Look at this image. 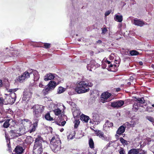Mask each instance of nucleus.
I'll return each mask as SVG.
<instances>
[{
  "label": "nucleus",
  "mask_w": 154,
  "mask_h": 154,
  "mask_svg": "<svg viewBox=\"0 0 154 154\" xmlns=\"http://www.w3.org/2000/svg\"><path fill=\"white\" fill-rule=\"evenodd\" d=\"M88 143L89 147L91 149H93L94 148V143L92 138H91L89 139Z\"/></svg>",
  "instance_id": "nucleus-26"
},
{
  "label": "nucleus",
  "mask_w": 154,
  "mask_h": 154,
  "mask_svg": "<svg viewBox=\"0 0 154 154\" xmlns=\"http://www.w3.org/2000/svg\"><path fill=\"white\" fill-rule=\"evenodd\" d=\"M42 147L33 146V154H42Z\"/></svg>",
  "instance_id": "nucleus-12"
},
{
  "label": "nucleus",
  "mask_w": 154,
  "mask_h": 154,
  "mask_svg": "<svg viewBox=\"0 0 154 154\" xmlns=\"http://www.w3.org/2000/svg\"><path fill=\"white\" fill-rule=\"evenodd\" d=\"M152 107L150 106H148L146 107L145 109V111H146L148 112H152Z\"/></svg>",
  "instance_id": "nucleus-45"
},
{
  "label": "nucleus",
  "mask_w": 154,
  "mask_h": 154,
  "mask_svg": "<svg viewBox=\"0 0 154 154\" xmlns=\"http://www.w3.org/2000/svg\"><path fill=\"white\" fill-rule=\"evenodd\" d=\"M44 47L46 49L50 48L51 47V44L48 43H44Z\"/></svg>",
  "instance_id": "nucleus-42"
},
{
  "label": "nucleus",
  "mask_w": 154,
  "mask_h": 154,
  "mask_svg": "<svg viewBox=\"0 0 154 154\" xmlns=\"http://www.w3.org/2000/svg\"><path fill=\"white\" fill-rule=\"evenodd\" d=\"M9 101L8 102L10 104H12L14 103L16 99L13 98H11V97H9Z\"/></svg>",
  "instance_id": "nucleus-40"
},
{
  "label": "nucleus",
  "mask_w": 154,
  "mask_h": 154,
  "mask_svg": "<svg viewBox=\"0 0 154 154\" xmlns=\"http://www.w3.org/2000/svg\"><path fill=\"white\" fill-rule=\"evenodd\" d=\"M139 150H138V154H144L145 152L144 150H142L140 149H138Z\"/></svg>",
  "instance_id": "nucleus-47"
},
{
  "label": "nucleus",
  "mask_w": 154,
  "mask_h": 154,
  "mask_svg": "<svg viewBox=\"0 0 154 154\" xmlns=\"http://www.w3.org/2000/svg\"><path fill=\"white\" fill-rule=\"evenodd\" d=\"M45 118L47 120L52 121L53 120V118L51 117L49 113H46L45 115Z\"/></svg>",
  "instance_id": "nucleus-29"
},
{
  "label": "nucleus",
  "mask_w": 154,
  "mask_h": 154,
  "mask_svg": "<svg viewBox=\"0 0 154 154\" xmlns=\"http://www.w3.org/2000/svg\"><path fill=\"white\" fill-rule=\"evenodd\" d=\"M111 94L107 92L103 93L101 95V100L105 101L111 96Z\"/></svg>",
  "instance_id": "nucleus-14"
},
{
  "label": "nucleus",
  "mask_w": 154,
  "mask_h": 154,
  "mask_svg": "<svg viewBox=\"0 0 154 154\" xmlns=\"http://www.w3.org/2000/svg\"><path fill=\"white\" fill-rule=\"evenodd\" d=\"M117 103V108L122 106L124 104V101L122 100H119L116 102Z\"/></svg>",
  "instance_id": "nucleus-37"
},
{
  "label": "nucleus",
  "mask_w": 154,
  "mask_h": 154,
  "mask_svg": "<svg viewBox=\"0 0 154 154\" xmlns=\"http://www.w3.org/2000/svg\"><path fill=\"white\" fill-rule=\"evenodd\" d=\"M2 80L0 79V88L2 87Z\"/></svg>",
  "instance_id": "nucleus-57"
},
{
  "label": "nucleus",
  "mask_w": 154,
  "mask_h": 154,
  "mask_svg": "<svg viewBox=\"0 0 154 154\" xmlns=\"http://www.w3.org/2000/svg\"><path fill=\"white\" fill-rule=\"evenodd\" d=\"M133 21L135 25L140 27L143 26L144 24V23L143 21L139 19H134L133 20Z\"/></svg>",
  "instance_id": "nucleus-16"
},
{
  "label": "nucleus",
  "mask_w": 154,
  "mask_h": 154,
  "mask_svg": "<svg viewBox=\"0 0 154 154\" xmlns=\"http://www.w3.org/2000/svg\"><path fill=\"white\" fill-rule=\"evenodd\" d=\"M121 90V89L120 88H116V91L118 92H119Z\"/></svg>",
  "instance_id": "nucleus-58"
},
{
  "label": "nucleus",
  "mask_w": 154,
  "mask_h": 154,
  "mask_svg": "<svg viewBox=\"0 0 154 154\" xmlns=\"http://www.w3.org/2000/svg\"><path fill=\"white\" fill-rule=\"evenodd\" d=\"M105 125L108 127H112L113 126V124L112 122H110L108 120H107L105 123Z\"/></svg>",
  "instance_id": "nucleus-33"
},
{
  "label": "nucleus",
  "mask_w": 154,
  "mask_h": 154,
  "mask_svg": "<svg viewBox=\"0 0 154 154\" xmlns=\"http://www.w3.org/2000/svg\"><path fill=\"white\" fill-rule=\"evenodd\" d=\"M119 140L123 146H127L128 144V143L127 141L124 139L122 137H120L119 138Z\"/></svg>",
  "instance_id": "nucleus-28"
},
{
  "label": "nucleus",
  "mask_w": 154,
  "mask_h": 154,
  "mask_svg": "<svg viewBox=\"0 0 154 154\" xmlns=\"http://www.w3.org/2000/svg\"><path fill=\"white\" fill-rule=\"evenodd\" d=\"M55 77V74L49 73L47 74L44 76V79L45 81H48L54 79Z\"/></svg>",
  "instance_id": "nucleus-15"
},
{
  "label": "nucleus",
  "mask_w": 154,
  "mask_h": 154,
  "mask_svg": "<svg viewBox=\"0 0 154 154\" xmlns=\"http://www.w3.org/2000/svg\"><path fill=\"white\" fill-rule=\"evenodd\" d=\"M38 121L39 120L38 119H35L34 120L33 123L32 125V126L31 128H30L29 129H28V131L30 133H31L35 131L36 128L38 127Z\"/></svg>",
  "instance_id": "nucleus-8"
},
{
  "label": "nucleus",
  "mask_w": 154,
  "mask_h": 154,
  "mask_svg": "<svg viewBox=\"0 0 154 154\" xmlns=\"http://www.w3.org/2000/svg\"><path fill=\"white\" fill-rule=\"evenodd\" d=\"M93 118L94 121L95 122H99L100 120L99 115L97 114H95L93 116Z\"/></svg>",
  "instance_id": "nucleus-34"
},
{
  "label": "nucleus",
  "mask_w": 154,
  "mask_h": 154,
  "mask_svg": "<svg viewBox=\"0 0 154 154\" xmlns=\"http://www.w3.org/2000/svg\"><path fill=\"white\" fill-rule=\"evenodd\" d=\"M5 137L6 139V142L7 143H10V139L8 138L6 136H5Z\"/></svg>",
  "instance_id": "nucleus-53"
},
{
  "label": "nucleus",
  "mask_w": 154,
  "mask_h": 154,
  "mask_svg": "<svg viewBox=\"0 0 154 154\" xmlns=\"http://www.w3.org/2000/svg\"><path fill=\"white\" fill-rule=\"evenodd\" d=\"M7 146L8 148V150L9 151H11V143L7 144Z\"/></svg>",
  "instance_id": "nucleus-52"
},
{
  "label": "nucleus",
  "mask_w": 154,
  "mask_h": 154,
  "mask_svg": "<svg viewBox=\"0 0 154 154\" xmlns=\"http://www.w3.org/2000/svg\"><path fill=\"white\" fill-rule=\"evenodd\" d=\"M33 140L32 137L31 136H29L27 137L26 139L25 140V142L26 143L28 144H30Z\"/></svg>",
  "instance_id": "nucleus-21"
},
{
  "label": "nucleus",
  "mask_w": 154,
  "mask_h": 154,
  "mask_svg": "<svg viewBox=\"0 0 154 154\" xmlns=\"http://www.w3.org/2000/svg\"><path fill=\"white\" fill-rule=\"evenodd\" d=\"M9 119L10 120L9 122L10 124V128H12V127H14L16 125V121L11 118Z\"/></svg>",
  "instance_id": "nucleus-23"
},
{
  "label": "nucleus",
  "mask_w": 154,
  "mask_h": 154,
  "mask_svg": "<svg viewBox=\"0 0 154 154\" xmlns=\"http://www.w3.org/2000/svg\"><path fill=\"white\" fill-rule=\"evenodd\" d=\"M74 128H77L79 125V124L80 121L79 120H75V121Z\"/></svg>",
  "instance_id": "nucleus-41"
},
{
  "label": "nucleus",
  "mask_w": 154,
  "mask_h": 154,
  "mask_svg": "<svg viewBox=\"0 0 154 154\" xmlns=\"http://www.w3.org/2000/svg\"><path fill=\"white\" fill-rule=\"evenodd\" d=\"M10 95L9 96L11 98H13L16 99V94L14 92H12L10 94Z\"/></svg>",
  "instance_id": "nucleus-46"
},
{
  "label": "nucleus",
  "mask_w": 154,
  "mask_h": 154,
  "mask_svg": "<svg viewBox=\"0 0 154 154\" xmlns=\"http://www.w3.org/2000/svg\"><path fill=\"white\" fill-rule=\"evenodd\" d=\"M102 42L101 40H98L97 41L96 43H99L100 44Z\"/></svg>",
  "instance_id": "nucleus-59"
},
{
  "label": "nucleus",
  "mask_w": 154,
  "mask_h": 154,
  "mask_svg": "<svg viewBox=\"0 0 154 154\" xmlns=\"http://www.w3.org/2000/svg\"><path fill=\"white\" fill-rule=\"evenodd\" d=\"M32 74V72L29 73L27 71H26L21 75L18 76L17 78V80L20 82H22L26 79L29 78L30 75Z\"/></svg>",
  "instance_id": "nucleus-5"
},
{
  "label": "nucleus",
  "mask_w": 154,
  "mask_h": 154,
  "mask_svg": "<svg viewBox=\"0 0 154 154\" xmlns=\"http://www.w3.org/2000/svg\"><path fill=\"white\" fill-rule=\"evenodd\" d=\"M138 150H139L138 149H131L128 151V154H138Z\"/></svg>",
  "instance_id": "nucleus-24"
},
{
  "label": "nucleus",
  "mask_w": 154,
  "mask_h": 154,
  "mask_svg": "<svg viewBox=\"0 0 154 154\" xmlns=\"http://www.w3.org/2000/svg\"><path fill=\"white\" fill-rule=\"evenodd\" d=\"M21 124L24 129L26 130L27 128V131H28V127L30 128V127L31 126V122L30 121L27 119H24L21 120Z\"/></svg>",
  "instance_id": "nucleus-7"
},
{
  "label": "nucleus",
  "mask_w": 154,
  "mask_h": 154,
  "mask_svg": "<svg viewBox=\"0 0 154 154\" xmlns=\"http://www.w3.org/2000/svg\"><path fill=\"white\" fill-rule=\"evenodd\" d=\"M104 26H105V27L101 28L102 31L101 34L103 35L105 34L106 33V32L107 31V29L106 27V26L105 25H104Z\"/></svg>",
  "instance_id": "nucleus-43"
},
{
  "label": "nucleus",
  "mask_w": 154,
  "mask_h": 154,
  "mask_svg": "<svg viewBox=\"0 0 154 154\" xmlns=\"http://www.w3.org/2000/svg\"><path fill=\"white\" fill-rule=\"evenodd\" d=\"M59 84L58 83L57 84L54 81H51L47 85L48 87H49L52 90L54 89L56 85Z\"/></svg>",
  "instance_id": "nucleus-17"
},
{
  "label": "nucleus",
  "mask_w": 154,
  "mask_h": 154,
  "mask_svg": "<svg viewBox=\"0 0 154 154\" xmlns=\"http://www.w3.org/2000/svg\"><path fill=\"white\" fill-rule=\"evenodd\" d=\"M4 100L2 98H0V105L3 104V102Z\"/></svg>",
  "instance_id": "nucleus-55"
},
{
  "label": "nucleus",
  "mask_w": 154,
  "mask_h": 154,
  "mask_svg": "<svg viewBox=\"0 0 154 154\" xmlns=\"http://www.w3.org/2000/svg\"><path fill=\"white\" fill-rule=\"evenodd\" d=\"M32 92H31L30 89H26L23 92V100H26L27 98H30L32 97Z\"/></svg>",
  "instance_id": "nucleus-6"
},
{
  "label": "nucleus",
  "mask_w": 154,
  "mask_h": 154,
  "mask_svg": "<svg viewBox=\"0 0 154 154\" xmlns=\"http://www.w3.org/2000/svg\"><path fill=\"white\" fill-rule=\"evenodd\" d=\"M51 90L49 87L47 86V87H46L43 90V93L44 95H45L48 94V91H51Z\"/></svg>",
  "instance_id": "nucleus-32"
},
{
  "label": "nucleus",
  "mask_w": 154,
  "mask_h": 154,
  "mask_svg": "<svg viewBox=\"0 0 154 154\" xmlns=\"http://www.w3.org/2000/svg\"><path fill=\"white\" fill-rule=\"evenodd\" d=\"M65 91V89L62 87H59L57 89V92L58 94L63 93Z\"/></svg>",
  "instance_id": "nucleus-38"
},
{
  "label": "nucleus",
  "mask_w": 154,
  "mask_h": 154,
  "mask_svg": "<svg viewBox=\"0 0 154 154\" xmlns=\"http://www.w3.org/2000/svg\"><path fill=\"white\" fill-rule=\"evenodd\" d=\"M92 129L94 131V134L98 136L100 138H101L102 140L105 139V137L104 136V133L100 130H95L93 129Z\"/></svg>",
  "instance_id": "nucleus-13"
},
{
  "label": "nucleus",
  "mask_w": 154,
  "mask_h": 154,
  "mask_svg": "<svg viewBox=\"0 0 154 154\" xmlns=\"http://www.w3.org/2000/svg\"><path fill=\"white\" fill-rule=\"evenodd\" d=\"M66 123V122L65 121H63L61 123V125L62 126H63Z\"/></svg>",
  "instance_id": "nucleus-56"
},
{
  "label": "nucleus",
  "mask_w": 154,
  "mask_h": 154,
  "mask_svg": "<svg viewBox=\"0 0 154 154\" xmlns=\"http://www.w3.org/2000/svg\"><path fill=\"white\" fill-rule=\"evenodd\" d=\"M135 101L139 103L140 105V104H143L146 102L143 97L141 98H136L135 97Z\"/></svg>",
  "instance_id": "nucleus-18"
},
{
  "label": "nucleus",
  "mask_w": 154,
  "mask_h": 154,
  "mask_svg": "<svg viewBox=\"0 0 154 154\" xmlns=\"http://www.w3.org/2000/svg\"><path fill=\"white\" fill-rule=\"evenodd\" d=\"M119 153L120 154H125V152L124 151L123 148H121L120 149L119 151Z\"/></svg>",
  "instance_id": "nucleus-48"
},
{
  "label": "nucleus",
  "mask_w": 154,
  "mask_h": 154,
  "mask_svg": "<svg viewBox=\"0 0 154 154\" xmlns=\"http://www.w3.org/2000/svg\"><path fill=\"white\" fill-rule=\"evenodd\" d=\"M43 142H44L43 137L41 135H38L35 140L33 146L42 147Z\"/></svg>",
  "instance_id": "nucleus-4"
},
{
  "label": "nucleus",
  "mask_w": 154,
  "mask_h": 154,
  "mask_svg": "<svg viewBox=\"0 0 154 154\" xmlns=\"http://www.w3.org/2000/svg\"><path fill=\"white\" fill-rule=\"evenodd\" d=\"M97 64V63L95 60H91L90 61V64H87V68L89 71H92L91 69L96 68Z\"/></svg>",
  "instance_id": "nucleus-9"
},
{
  "label": "nucleus",
  "mask_w": 154,
  "mask_h": 154,
  "mask_svg": "<svg viewBox=\"0 0 154 154\" xmlns=\"http://www.w3.org/2000/svg\"><path fill=\"white\" fill-rule=\"evenodd\" d=\"M55 114L57 116H58L61 113V110L59 109H57L53 110Z\"/></svg>",
  "instance_id": "nucleus-35"
},
{
  "label": "nucleus",
  "mask_w": 154,
  "mask_h": 154,
  "mask_svg": "<svg viewBox=\"0 0 154 154\" xmlns=\"http://www.w3.org/2000/svg\"><path fill=\"white\" fill-rule=\"evenodd\" d=\"M112 143V142L111 141H110L106 145V146L107 148L110 146V145Z\"/></svg>",
  "instance_id": "nucleus-54"
},
{
  "label": "nucleus",
  "mask_w": 154,
  "mask_h": 154,
  "mask_svg": "<svg viewBox=\"0 0 154 154\" xmlns=\"http://www.w3.org/2000/svg\"><path fill=\"white\" fill-rule=\"evenodd\" d=\"M34 117L38 118L41 117L44 111L45 106L39 104H35L31 108Z\"/></svg>",
  "instance_id": "nucleus-3"
},
{
  "label": "nucleus",
  "mask_w": 154,
  "mask_h": 154,
  "mask_svg": "<svg viewBox=\"0 0 154 154\" xmlns=\"http://www.w3.org/2000/svg\"><path fill=\"white\" fill-rule=\"evenodd\" d=\"M76 134L75 131H73V137L75 136V134Z\"/></svg>",
  "instance_id": "nucleus-63"
},
{
  "label": "nucleus",
  "mask_w": 154,
  "mask_h": 154,
  "mask_svg": "<svg viewBox=\"0 0 154 154\" xmlns=\"http://www.w3.org/2000/svg\"><path fill=\"white\" fill-rule=\"evenodd\" d=\"M111 11V10H109L106 11L105 13V16H107L109 15L110 14Z\"/></svg>",
  "instance_id": "nucleus-51"
},
{
  "label": "nucleus",
  "mask_w": 154,
  "mask_h": 154,
  "mask_svg": "<svg viewBox=\"0 0 154 154\" xmlns=\"http://www.w3.org/2000/svg\"><path fill=\"white\" fill-rule=\"evenodd\" d=\"M129 54L132 56H135L138 55L139 54V52L136 50H132L130 51Z\"/></svg>",
  "instance_id": "nucleus-31"
},
{
  "label": "nucleus",
  "mask_w": 154,
  "mask_h": 154,
  "mask_svg": "<svg viewBox=\"0 0 154 154\" xmlns=\"http://www.w3.org/2000/svg\"><path fill=\"white\" fill-rule=\"evenodd\" d=\"M9 134L11 136L14 137L16 135V131L15 130H11L9 132Z\"/></svg>",
  "instance_id": "nucleus-36"
},
{
  "label": "nucleus",
  "mask_w": 154,
  "mask_h": 154,
  "mask_svg": "<svg viewBox=\"0 0 154 154\" xmlns=\"http://www.w3.org/2000/svg\"><path fill=\"white\" fill-rule=\"evenodd\" d=\"M93 85L91 82L88 83L85 81H82L77 85L75 88V90L78 94L85 93L88 91L90 89L89 87H92Z\"/></svg>",
  "instance_id": "nucleus-1"
},
{
  "label": "nucleus",
  "mask_w": 154,
  "mask_h": 154,
  "mask_svg": "<svg viewBox=\"0 0 154 154\" xmlns=\"http://www.w3.org/2000/svg\"><path fill=\"white\" fill-rule=\"evenodd\" d=\"M61 141L59 136L56 135L52 138L50 142V146L52 150L54 152H57L60 149Z\"/></svg>",
  "instance_id": "nucleus-2"
},
{
  "label": "nucleus",
  "mask_w": 154,
  "mask_h": 154,
  "mask_svg": "<svg viewBox=\"0 0 154 154\" xmlns=\"http://www.w3.org/2000/svg\"><path fill=\"white\" fill-rule=\"evenodd\" d=\"M31 72L32 73V74H33V75L34 76V82L37 81L38 80L39 78V75L37 73V74H35V75H34V74L32 72Z\"/></svg>",
  "instance_id": "nucleus-39"
},
{
  "label": "nucleus",
  "mask_w": 154,
  "mask_h": 154,
  "mask_svg": "<svg viewBox=\"0 0 154 154\" xmlns=\"http://www.w3.org/2000/svg\"><path fill=\"white\" fill-rule=\"evenodd\" d=\"M139 64L140 65H142L143 64V63L142 61H140L139 62Z\"/></svg>",
  "instance_id": "nucleus-62"
},
{
  "label": "nucleus",
  "mask_w": 154,
  "mask_h": 154,
  "mask_svg": "<svg viewBox=\"0 0 154 154\" xmlns=\"http://www.w3.org/2000/svg\"><path fill=\"white\" fill-rule=\"evenodd\" d=\"M115 18L116 20L119 22L122 21V16L121 15H115Z\"/></svg>",
  "instance_id": "nucleus-27"
},
{
  "label": "nucleus",
  "mask_w": 154,
  "mask_h": 154,
  "mask_svg": "<svg viewBox=\"0 0 154 154\" xmlns=\"http://www.w3.org/2000/svg\"><path fill=\"white\" fill-rule=\"evenodd\" d=\"M131 122V123H132V122ZM135 123H133V124H132L128 122H127L123 124V125L126 128L127 127L128 128H129L130 127H133L135 126Z\"/></svg>",
  "instance_id": "nucleus-22"
},
{
  "label": "nucleus",
  "mask_w": 154,
  "mask_h": 154,
  "mask_svg": "<svg viewBox=\"0 0 154 154\" xmlns=\"http://www.w3.org/2000/svg\"><path fill=\"white\" fill-rule=\"evenodd\" d=\"M81 112L79 109H75L72 112L74 118L78 117L80 115Z\"/></svg>",
  "instance_id": "nucleus-19"
},
{
  "label": "nucleus",
  "mask_w": 154,
  "mask_h": 154,
  "mask_svg": "<svg viewBox=\"0 0 154 154\" xmlns=\"http://www.w3.org/2000/svg\"><path fill=\"white\" fill-rule=\"evenodd\" d=\"M80 119L82 121H84L85 122H87L89 119V117L87 116L82 114L80 116Z\"/></svg>",
  "instance_id": "nucleus-20"
},
{
  "label": "nucleus",
  "mask_w": 154,
  "mask_h": 154,
  "mask_svg": "<svg viewBox=\"0 0 154 154\" xmlns=\"http://www.w3.org/2000/svg\"><path fill=\"white\" fill-rule=\"evenodd\" d=\"M140 106H140L139 103H137L135 101L133 105V109L135 110L136 111L137 110Z\"/></svg>",
  "instance_id": "nucleus-30"
},
{
  "label": "nucleus",
  "mask_w": 154,
  "mask_h": 154,
  "mask_svg": "<svg viewBox=\"0 0 154 154\" xmlns=\"http://www.w3.org/2000/svg\"><path fill=\"white\" fill-rule=\"evenodd\" d=\"M13 90L12 89H10L9 90V92H11V93L12 92H13Z\"/></svg>",
  "instance_id": "nucleus-64"
},
{
  "label": "nucleus",
  "mask_w": 154,
  "mask_h": 154,
  "mask_svg": "<svg viewBox=\"0 0 154 154\" xmlns=\"http://www.w3.org/2000/svg\"><path fill=\"white\" fill-rule=\"evenodd\" d=\"M114 67V68L115 67L116 68V65H113L111 63L109 65H108V67L109 68H110V69H111L112 68Z\"/></svg>",
  "instance_id": "nucleus-50"
},
{
  "label": "nucleus",
  "mask_w": 154,
  "mask_h": 154,
  "mask_svg": "<svg viewBox=\"0 0 154 154\" xmlns=\"http://www.w3.org/2000/svg\"><path fill=\"white\" fill-rule=\"evenodd\" d=\"M39 86L40 87L42 88L43 87V86H44V85L42 84V83H39Z\"/></svg>",
  "instance_id": "nucleus-61"
},
{
  "label": "nucleus",
  "mask_w": 154,
  "mask_h": 154,
  "mask_svg": "<svg viewBox=\"0 0 154 154\" xmlns=\"http://www.w3.org/2000/svg\"><path fill=\"white\" fill-rule=\"evenodd\" d=\"M117 104L116 102H114L111 103V106L113 108H117Z\"/></svg>",
  "instance_id": "nucleus-44"
},
{
  "label": "nucleus",
  "mask_w": 154,
  "mask_h": 154,
  "mask_svg": "<svg viewBox=\"0 0 154 154\" xmlns=\"http://www.w3.org/2000/svg\"><path fill=\"white\" fill-rule=\"evenodd\" d=\"M147 119H148L150 121L152 122H154V119L151 116H149L147 118Z\"/></svg>",
  "instance_id": "nucleus-49"
},
{
  "label": "nucleus",
  "mask_w": 154,
  "mask_h": 154,
  "mask_svg": "<svg viewBox=\"0 0 154 154\" xmlns=\"http://www.w3.org/2000/svg\"><path fill=\"white\" fill-rule=\"evenodd\" d=\"M125 127L122 125L119 127L117 130L116 133V134L115 135L116 137H119V135H121L125 131Z\"/></svg>",
  "instance_id": "nucleus-11"
},
{
  "label": "nucleus",
  "mask_w": 154,
  "mask_h": 154,
  "mask_svg": "<svg viewBox=\"0 0 154 154\" xmlns=\"http://www.w3.org/2000/svg\"><path fill=\"white\" fill-rule=\"evenodd\" d=\"M23 150V147L18 145L15 148L12 154H22Z\"/></svg>",
  "instance_id": "nucleus-10"
},
{
  "label": "nucleus",
  "mask_w": 154,
  "mask_h": 154,
  "mask_svg": "<svg viewBox=\"0 0 154 154\" xmlns=\"http://www.w3.org/2000/svg\"><path fill=\"white\" fill-rule=\"evenodd\" d=\"M106 63H107L108 65H109L111 63V62L108 60H106V61H105Z\"/></svg>",
  "instance_id": "nucleus-60"
},
{
  "label": "nucleus",
  "mask_w": 154,
  "mask_h": 154,
  "mask_svg": "<svg viewBox=\"0 0 154 154\" xmlns=\"http://www.w3.org/2000/svg\"><path fill=\"white\" fill-rule=\"evenodd\" d=\"M9 119L6 120L4 122L3 127L5 128H7L10 126L9 123Z\"/></svg>",
  "instance_id": "nucleus-25"
}]
</instances>
